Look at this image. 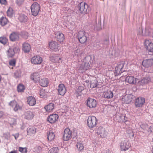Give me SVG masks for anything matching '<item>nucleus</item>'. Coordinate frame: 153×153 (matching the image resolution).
Listing matches in <instances>:
<instances>
[{
  "mask_svg": "<svg viewBox=\"0 0 153 153\" xmlns=\"http://www.w3.org/2000/svg\"><path fill=\"white\" fill-rule=\"evenodd\" d=\"M77 8L78 10H77L76 13L82 15L89 13L90 10V7L88 5L83 1L78 5Z\"/></svg>",
  "mask_w": 153,
  "mask_h": 153,
  "instance_id": "obj_1",
  "label": "nucleus"
},
{
  "mask_svg": "<svg viewBox=\"0 0 153 153\" xmlns=\"http://www.w3.org/2000/svg\"><path fill=\"white\" fill-rule=\"evenodd\" d=\"M20 49L18 46L10 47L7 51V55L8 58H13L15 54L19 53Z\"/></svg>",
  "mask_w": 153,
  "mask_h": 153,
  "instance_id": "obj_2",
  "label": "nucleus"
},
{
  "mask_svg": "<svg viewBox=\"0 0 153 153\" xmlns=\"http://www.w3.org/2000/svg\"><path fill=\"white\" fill-rule=\"evenodd\" d=\"M125 63L124 61H122L117 63L114 71V73L116 76L120 75L122 73L125 71L123 68Z\"/></svg>",
  "mask_w": 153,
  "mask_h": 153,
  "instance_id": "obj_3",
  "label": "nucleus"
},
{
  "mask_svg": "<svg viewBox=\"0 0 153 153\" xmlns=\"http://www.w3.org/2000/svg\"><path fill=\"white\" fill-rule=\"evenodd\" d=\"M32 14L34 16H37L40 10L39 4L36 2H34L30 7Z\"/></svg>",
  "mask_w": 153,
  "mask_h": 153,
  "instance_id": "obj_4",
  "label": "nucleus"
},
{
  "mask_svg": "<svg viewBox=\"0 0 153 153\" xmlns=\"http://www.w3.org/2000/svg\"><path fill=\"white\" fill-rule=\"evenodd\" d=\"M76 37L79 42L82 44L85 43L87 40L86 33L83 31H79Z\"/></svg>",
  "mask_w": 153,
  "mask_h": 153,
  "instance_id": "obj_5",
  "label": "nucleus"
},
{
  "mask_svg": "<svg viewBox=\"0 0 153 153\" xmlns=\"http://www.w3.org/2000/svg\"><path fill=\"white\" fill-rule=\"evenodd\" d=\"M97 123V118L94 116L92 115L88 117L87 120V124L89 128H92L95 126Z\"/></svg>",
  "mask_w": 153,
  "mask_h": 153,
  "instance_id": "obj_6",
  "label": "nucleus"
},
{
  "mask_svg": "<svg viewBox=\"0 0 153 153\" xmlns=\"http://www.w3.org/2000/svg\"><path fill=\"white\" fill-rule=\"evenodd\" d=\"M144 45L146 49L148 51L149 54L153 55V43L148 40H146L144 42Z\"/></svg>",
  "mask_w": 153,
  "mask_h": 153,
  "instance_id": "obj_7",
  "label": "nucleus"
},
{
  "mask_svg": "<svg viewBox=\"0 0 153 153\" xmlns=\"http://www.w3.org/2000/svg\"><path fill=\"white\" fill-rule=\"evenodd\" d=\"M131 146V143L128 140L122 141L120 144V149L122 151L127 150Z\"/></svg>",
  "mask_w": 153,
  "mask_h": 153,
  "instance_id": "obj_8",
  "label": "nucleus"
},
{
  "mask_svg": "<svg viewBox=\"0 0 153 153\" xmlns=\"http://www.w3.org/2000/svg\"><path fill=\"white\" fill-rule=\"evenodd\" d=\"M63 139L64 141H67L70 140L72 137V132L69 128H65L64 131Z\"/></svg>",
  "mask_w": 153,
  "mask_h": 153,
  "instance_id": "obj_9",
  "label": "nucleus"
},
{
  "mask_svg": "<svg viewBox=\"0 0 153 153\" xmlns=\"http://www.w3.org/2000/svg\"><path fill=\"white\" fill-rule=\"evenodd\" d=\"M49 60L53 63L62 62V58H59L57 54L51 55L49 57Z\"/></svg>",
  "mask_w": 153,
  "mask_h": 153,
  "instance_id": "obj_10",
  "label": "nucleus"
},
{
  "mask_svg": "<svg viewBox=\"0 0 153 153\" xmlns=\"http://www.w3.org/2000/svg\"><path fill=\"white\" fill-rule=\"evenodd\" d=\"M86 105L90 108H94L97 106V101L95 99L88 97L86 102Z\"/></svg>",
  "mask_w": 153,
  "mask_h": 153,
  "instance_id": "obj_11",
  "label": "nucleus"
},
{
  "mask_svg": "<svg viewBox=\"0 0 153 153\" xmlns=\"http://www.w3.org/2000/svg\"><path fill=\"white\" fill-rule=\"evenodd\" d=\"M151 82L150 76L148 75H146L141 80L139 81L138 84L141 86H144Z\"/></svg>",
  "mask_w": 153,
  "mask_h": 153,
  "instance_id": "obj_12",
  "label": "nucleus"
},
{
  "mask_svg": "<svg viewBox=\"0 0 153 153\" xmlns=\"http://www.w3.org/2000/svg\"><path fill=\"white\" fill-rule=\"evenodd\" d=\"M96 133L101 138H105L107 135V132L105 129L101 126L97 128L96 130Z\"/></svg>",
  "mask_w": 153,
  "mask_h": 153,
  "instance_id": "obj_13",
  "label": "nucleus"
},
{
  "mask_svg": "<svg viewBox=\"0 0 153 153\" xmlns=\"http://www.w3.org/2000/svg\"><path fill=\"white\" fill-rule=\"evenodd\" d=\"M31 63L34 65H39L42 62V59L39 55L34 56L31 58L30 59Z\"/></svg>",
  "mask_w": 153,
  "mask_h": 153,
  "instance_id": "obj_14",
  "label": "nucleus"
},
{
  "mask_svg": "<svg viewBox=\"0 0 153 153\" xmlns=\"http://www.w3.org/2000/svg\"><path fill=\"white\" fill-rule=\"evenodd\" d=\"M57 90L58 95L61 96H64L67 91L65 86L62 84H60L59 85L57 88Z\"/></svg>",
  "mask_w": 153,
  "mask_h": 153,
  "instance_id": "obj_15",
  "label": "nucleus"
},
{
  "mask_svg": "<svg viewBox=\"0 0 153 153\" xmlns=\"http://www.w3.org/2000/svg\"><path fill=\"white\" fill-rule=\"evenodd\" d=\"M145 98L143 97H139L136 99L135 105L137 107H141L145 102Z\"/></svg>",
  "mask_w": 153,
  "mask_h": 153,
  "instance_id": "obj_16",
  "label": "nucleus"
},
{
  "mask_svg": "<svg viewBox=\"0 0 153 153\" xmlns=\"http://www.w3.org/2000/svg\"><path fill=\"white\" fill-rule=\"evenodd\" d=\"M55 37L57 41L60 43L62 42L64 39V35L61 32L58 31L55 33Z\"/></svg>",
  "mask_w": 153,
  "mask_h": 153,
  "instance_id": "obj_17",
  "label": "nucleus"
},
{
  "mask_svg": "<svg viewBox=\"0 0 153 153\" xmlns=\"http://www.w3.org/2000/svg\"><path fill=\"white\" fill-rule=\"evenodd\" d=\"M9 38L12 42L18 41L19 39V34L17 32H13L10 34Z\"/></svg>",
  "mask_w": 153,
  "mask_h": 153,
  "instance_id": "obj_18",
  "label": "nucleus"
},
{
  "mask_svg": "<svg viewBox=\"0 0 153 153\" xmlns=\"http://www.w3.org/2000/svg\"><path fill=\"white\" fill-rule=\"evenodd\" d=\"M31 50V46L28 42H25L22 44V50L25 53H29Z\"/></svg>",
  "mask_w": 153,
  "mask_h": 153,
  "instance_id": "obj_19",
  "label": "nucleus"
},
{
  "mask_svg": "<svg viewBox=\"0 0 153 153\" xmlns=\"http://www.w3.org/2000/svg\"><path fill=\"white\" fill-rule=\"evenodd\" d=\"M50 48L55 51H56L58 50V44L55 41H52L49 42Z\"/></svg>",
  "mask_w": 153,
  "mask_h": 153,
  "instance_id": "obj_20",
  "label": "nucleus"
},
{
  "mask_svg": "<svg viewBox=\"0 0 153 153\" xmlns=\"http://www.w3.org/2000/svg\"><path fill=\"white\" fill-rule=\"evenodd\" d=\"M143 65L146 68H149L153 65V59L144 60L142 63Z\"/></svg>",
  "mask_w": 153,
  "mask_h": 153,
  "instance_id": "obj_21",
  "label": "nucleus"
},
{
  "mask_svg": "<svg viewBox=\"0 0 153 153\" xmlns=\"http://www.w3.org/2000/svg\"><path fill=\"white\" fill-rule=\"evenodd\" d=\"M30 79L35 83L38 82L40 79L39 74L37 72L32 74L30 75Z\"/></svg>",
  "mask_w": 153,
  "mask_h": 153,
  "instance_id": "obj_22",
  "label": "nucleus"
},
{
  "mask_svg": "<svg viewBox=\"0 0 153 153\" xmlns=\"http://www.w3.org/2000/svg\"><path fill=\"white\" fill-rule=\"evenodd\" d=\"M103 96L105 98L107 99L111 98L113 97V93L112 91L108 90L103 92Z\"/></svg>",
  "mask_w": 153,
  "mask_h": 153,
  "instance_id": "obj_23",
  "label": "nucleus"
},
{
  "mask_svg": "<svg viewBox=\"0 0 153 153\" xmlns=\"http://www.w3.org/2000/svg\"><path fill=\"white\" fill-rule=\"evenodd\" d=\"M9 105L12 106L13 107V105L14 106V107L13 108V110L15 111L20 110L22 108V107L20 106L15 101H10L9 103Z\"/></svg>",
  "mask_w": 153,
  "mask_h": 153,
  "instance_id": "obj_24",
  "label": "nucleus"
},
{
  "mask_svg": "<svg viewBox=\"0 0 153 153\" xmlns=\"http://www.w3.org/2000/svg\"><path fill=\"white\" fill-rule=\"evenodd\" d=\"M89 67L90 65H88L87 63L83 62L79 65L77 68L78 70H87Z\"/></svg>",
  "mask_w": 153,
  "mask_h": 153,
  "instance_id": "obj_25",
  "label": "nucleus"
},
{
  "mask_svg": "<svg viewBox=\"0 0 153 153\" xmlns=\"http://www.w3.org/2000/svg\"><path fill=\"white\" fill-rule=\"evenodd\" d=\"M58 115H49L47 119V121L51 123H54L58 119Z\"/></svg>",
  "mask_w": 153,
  "mask_h": 153,
  "instance_id": "obj_26",
  "label": "nucleus"
},
{
  "mask_svg": "<svg viewBox=\"0 0 153 153\" xmlns=\"http://www.w3.org/2000/svg\"><path fill=\"white\" fill-rule=\"evenodd\" d=\"M136 79V78H134V76H128L126 77L125 80L129 83L135 84Z\"/></svg>",
  "mask_w": 153,
  "mask_h": 153,
  "instance_id": "obj_27",
  "label": "nucleus"
},
{
  "mask_svg": "<svg viewBox=\"0 0 153 153\" xmlns=\"http://www.w3.org/2000/svg\"><path fill=\"white\" fill-rule=\"evenodd\" d=\"M28 104L30 106H33L36 103V101L35 98L32 96L28 97L27 98Z\"/></svg>",
  "mask_w": 153,
  "mask_h": 153,
  "instance_id": "obj_28",
  "label": "nucleus"
},
{
  "mask_svg": "<svg viewBox=\"0 0 153 153\" xmlns=\"http://www.w3.org/2000/svg\"><path fill=\"white\" fill-rule=\"evenodd\" d=\"M38 82L39 83L40 85L43 87L47 86L49 83L48 80L47 78H43L41 80L39 79Z\"/></svg>",
  "mask_w": 153,
  "mask_h": 153,
  "instance_id": "obj_29",
  "label": "nucleus"
},
{
  "mask_svg": "<svg viewBox=\"0 0 153 153\" xmlns=\"http://www.w3.org/2000/svg\"><path fill=\"white\" fill-rule=\"evenodd\" d=\"M27 16L24 14L21 13L18 16L19 20L21 22L25 23L27 22Z\"/></svg>",
  "mask_w": 153,
  "mask_h": 153,
  "instance_id": "obj_30",
  "label": "nucleus"
},
{
  "mask_svg": "<svg viewBox=\"0 0 153 153\" xmlns=\"http://www.w3.org/2000/svg\"><path fill=\"white\" fill-rule=\"evenodd\" d=\"M151 29L148 27L145 28L144 30L142 29V35L143 36H149L151 34Z\"/></svg>",
  "mask_w": 153,
  "mask_h": 153,
  "instance_id": "obj_31",
  "label": "nucleus"
},
{
  "mask_svg": "<svg viewBox=\"0 0 153 153\" xmlns=\"http://www.w3.org/2000/svg\"><path fill=\"white\" fill-rule=\"evenodd\" d=\"M48 93L47 90L43 89H41L39 93L40 97L43 98H47Z\"/></svg>",
  "mask_w": 153,
  "mask_h": 153,
  "instance_id": "obj_32",
  "label": "nucleus"
},
{
  "mask_svg": "<svg viewBox=\"0 0 153 153\" xmlns=\"http://www.w3.org/2000/svg\"><path fill=\"white\" fill-rule=\"evenodd\" d=\"M54 105L53 103H50L44 107V109L46 111L50 112L53 109Z\"/></svg>",
  "mask_w": 153,
  "mask_h": 153,
  "instance_id": "obj_33",
  "label": "nucleus"
},
{
  "mask_svg": "<svg viewBox=\"0 0 153 153\" xmlns=\"http://www.w3.org/2000/svg\"><path fill=\"white\" fill-rule=\"evenodd\" d=\"M8 21L5 17L2 16L0 18V25L2 26H4L7 24Z\"/></svg>",
  "mask_w": 153,
  "mask_h": 153,
  "instance_id": "obj_34",
  "label": "nucleus"
},
{
  "mask_svg": "<svg viewBox=\"0 0 153 153\" xmlns=\"http://www.w3.org/2000/svg\"><path fill=\"white\" fill-rule=\"evenodd\" d=\"M47 136L48 140L52 141L54 140L55 134L54 133L50 131L48 132Z\"/></svg>",
  "mask_w": 153,
  "mask_h": 153,
  "instance_id": "obj_35",
  "label": "nucleus"
},
{
  "mask_svg": "<svg viewBox=\"0 0 153 153\" xmlns=\"http://www.w3.org/2000/svg\"><path fill=\"white\" fill-rule=\"evenodd\" d=\"M25 86L22 84H19L17 87V91L18 92L22 93L24 92L25 89Z\"/></svg>",
  "mask_w": 153,
  "mask_h": 153,
  "instance_id": "obj_36",
  "label": "nucleus"
},
{
  "mask_svg": "<svg viewBox=\"0 0 153 153\" xmlns=\"http://www.w3.org/2000/svg\"><path fill=\"white\" fill-rule=\"evenodd\" d=\"M36 132V129L33 127H31L27 129V133L29 135H32L35 134Z\"/></svg>",
  "mask_w": 153,
  "mask_h": 153,
  "instance_id": "obj_37",
  "label": "nucleus"
},
{
  "mask_svg": "<svg viewBox=\"0 0 153 153\" xmlns=\"http://www.w3.org/2000/svg\"><path fill=\"white\" fill-rule=\"evenodd\" d=\"M98 84V81L96 79L91 81L90 82V87L92 88H94L97 87Z\"/></svg>",
  "mask_w": 153,
  "mask_h": 153,
  "instance_id": "obj_38",
  "label": "nucleus"
},
{
  "mask_svg": "<svg viewBox=\"0 0 153 153\" xmlns=\"http://www.w3.org/2000/svg\"><path fill=\"white\" fill-rule=\"evenodd\" d=\"M8 42L7 39L5 37L2 36L0 37V42L5 45Z\"/></svg>",
  "mask_w": 153,
  "mask_h": 153,
  "instance_id": "obj_39",
  "label": "nucleus"
},
{
  "mask_svg": "<svg viewBox=\"0 0 153 153\" xmlns=\"http://www.w3.org/2000/svg\"><path fill=\"white\" fill-rule=\"evenodd\" d=\"M59 150L57 147H53L49 151V153H57Z\"/></svg>",
  "mask_w": 153,
  "mask_h": 153,
  "instance_id": "obj_40",
  "label": "nucleus"
},
{
  "mask_svg": "<svg viewBox=\"0 0 153 153\" xmlns=\"http://www.w3.org/2000/svg\"><path fill=\"white\" fill-rule=\"evenodd\" d=\"M91 60V57L90 56H86L83 59V62L85 63H87L88 65L89 64V62Z\"/></svg>",
  "mask_w": 153,
  "mask_h": 153,
  "instance_id": "obj_41",
  "label": "nucleus"
},
{
  "mask_svg": "<svg viewBox=\"0 0 153 153\" xmlns=\"http://www.w3.org/2000/svg\"><path fill=\"white\" fill-rule=\"evenodd\" d=\"M7 16L11 17L13 15V10L12 8H9L7 11Z\"/></svg>",
  "mask_w": 153,
  "mask_h": 153,
  "instance_id": "obj_42",
  "label": "nucleus"
},
{
  "mask_svg": "<svg viewBox=\"0 0 153 153\" xmlns=\"http://www.w3.org/2000/svg\"><path fill=\"white\" fill-rule=\"evenodd\" d=\"M21 76V72L19 71H16L14 73V77L16 78H19Z\"/></svg>",
  "mask_w": 153,
  "mask_h": 153,
  "instance_id": "obj_43",
  "label": "nucleus"
},
{
  "mask_svg": "<svg viewBox=\"0 0 153 153\" xmlns=\"http://www.w3.org/2000/svg\"><path fill=\"white\" fill-rule=\"evenodd\" d=\"M76 146L79 150H82L84 149V146L82 144L78 143L76 145Z\"/></svg>",
  "mask_w": 153,
  "mask_h": 153,
  "instance_id": "obj_44",
  "label": "nucleus"
},
{
  "mask_svg": "<svg viewBox=\"0 0 153 153\" xmlns=\"http://www.w3.org/2000/svg\"><path fill=\"white\" fill-rule=\"evenodd\" d=\"M16 60L15 59H12L9 61V65L10 66L14 67L16 65Z\"/></svg>",
  "mask_w": 153,
  "mask_h": 153,
  "instance_id": "obj_45",
  "label": "nucleus"
},
{
  "mask_svg": "<svg viewBox=\"0 0 153 153\" xmlns=\"http://www.w3.org/2000/svg\"><path fill=\"white\" fill-rule=\"evenodd\" d=\"M19 150L21 153H26L27 151V149L26 148L19 147Z\"/></svg>",
  "mask_w": 153,
  "mask_h": 153,
  "instance_id": "obj_46",
  "label": "nucleus"
},
{
  "mask_svg": "<svg viewBox=\"0 0 153 153\" xmlns=\"http://www.w3.org/2000/svg\"><path fill=\"white\" fill-rule=\"evenodd\" d=\"M24 1V0H16V3L19 6H20L23 4Z\"/></svg>",
  "mask_w": 153,
  "mask_h": 153,
  "instance_id": "obj_47",
  "label": "nucleus"
},
{
  "mask_svg": "<svg viewBox=\"0 0 153 153\" xmlns=\"http://www.w3.org/2000/svg\"><path fill=\"white\" fill-rule=\"evenodd\" d=\"M85 87L83 86H80L78 87L77 89V92H81L85 89Z\"/></svg>",
  "mask_w": 153,
  "mask_h": 153,
  "instance_id": "obj_48",
  "label": "nucleus"
},
{
  "mask_svg": "<svg viewBox=\"0 0 153 153\" xmlns=\"http://www.w3.org/2000/svg\"><path fill=\"white\" fill-rule=\"evenodd\" d=\"M28 33L27 32H24L22 33V36L24 38L26 39L28 37Z\"/></svg>",
  "mask_w": 153,
  "mask_h": 153,
  "instance_id": "obj_49",
  "label": "nucleus"
},
{
  "mask_svg": "<svg viewBox=\"0 0 153 153\" xmlns=\"http://www.w3.org/2000/svg\"><path fill=\"white\" fill-rule=\"evenodd\" d=\"M7 3L6 0H0V3L1 4L6 5Z\"/></svg>",
  "mask_w": 153,
  "mask_h": 153,
  "instance_id": "obj_50",
  "label": "nucleus"
},
{
  "mask_svg": "<svg viewBox=\"0 0 153 153\" xmlns=\"http://www.w3.org/2000/svg\"><path fill=\"white\" fill-rule=\"evenodd\" d=\"M104 42L105 43V44L106 45L108 44H109L108 43V40L107 39H105L104 40Z\"/></svg>",
  "mask_w": 153,
  "mask_h": 153,
  "instance_id": "obj_51",
  "label": "nucleus"
},
{
  "mask_svg": "<svg viewBox=\"0 0 153 153\" xmlns=\"http://www.w3.org/2000/svg\"><path fill=\"white\" fill-rule=\"evenodd\" d=\"M9 153H17V151L16 150H14L13 151H12L10 152Z\"/></svg>",
  "mask_w": 153,
  "mask_h": 153,
  "instance_id": "obj_52",
  "label": "nucleus"
},
{
  "mask_svg": "<svg viewBox=\"0 0 153 153\" xmlns=\"http://www.w3.org/2000/svg\"><path fill=\"white\" fill-rule=\"evenodd\" d=\"M13 135L15 139L17 140V138H18V137H19V136L18 135L16 136L15 135Z\"/></svg>",
  "mask_w": 153,
  "mask_h": 153,
  "instance_id": "obj_53",
  "label": "nucleus"
},
{
  "mask_svg": "<svg viewBox=\"0 0 153 153\" xmlns=\"http://www.w3.org/2000/svg\"><path fill=\"white\" fill-rule=\"evenodd\" d=\"M106 153H111L110 151L109 150H107L106 151Z\"/></svg>",
  "mask_w": 153,
  "mask_h": 153,
  "instance_id": "obj_54",
  "label": "nucleus"
},
{
  "mask_svg": "<svg viewBox=\"0 0 153 153\" xmlns=\"http://www.w3.org/2000/svg\"><path fill=\"white\" fill-rule=\"evenodd\" d=\"M25 117H26V119H28V120H30V119H31V117H30V118H28H28H27V116H26Z\"/></svg>",
  "mask_w": 153,
  "mask_h": 153,
  "instance_id": "obj_55",
  "label": "nucleus"
},
{
  "mask_svg": "<svg viewBox=\"0 0 153 153\" xmlns=\"http://www.w3.org/2000/svg\"><path fill=\"white\" fill-rule=\"evenodd\" d=\"M152 153H153V146H152Z\"/></svg>",
  "mask_w": 153,
  "mask_h": 153,
  "instance_id": "obj_56",
  "label": "nucleus"
},
{
  "mask_svg": "<svg viewBox=\"0 0 153 153\" xmlns=\"http://www.w3.org/2000/svg\"><path fill=\"white\" fill-rule=\"evenodd\" d=\"M51 115H57V114H56V113H55V114H51Z\"/></svg>",
  "mask_w": 153,
  "mask_h": 153,
  "instance_id": "obj_57",
  "label": "nucleus"
},
{
  "mask_svg": "<svg viewBox=\"0 0 153 153\" xmlns=\"http://www.w3.org/2000/svg\"><path fill=\"white\" fill-rule=\"evenodd\" d=\"M0 113L1 114H2V115L3 114V112L2 111H0Z\"/></svg>",
  "mask_w": 153,
  "mask_h": 153,
  "instance_id": "obj_58",
  "label": "nucleus"
},
{
  "mask_svg": "<svg viewBox=\"0 0 153 153\" xmlns=\"http://www.w3.org/2000/svg\"><path fill=\"white\" fill-rule=\"evenodd\" d=\"M1 76L0 75V81H1Z\"/></svg>",
  "mask_w": 153,
  "mask_h": 153,
  "instance_id": "obj_59",
  "label": "nucleus"
},
{
  "mask_svg": "<svg viewBox=\"0 0 153 153\" xmlns=\"http://www.w3.org/2000/svg\"><path fill=\"white\" fill-rule=\"evenodd\" d=\"M30 113H31V114H30V113H29L28 114H29V115H30V114L31 115V114H32L31 112H30Z\"/></svg>",
  "mask_w": 153,
  "mask_h": 153,
  "instance_id": "obj_60",
  "label": "nucleus"
},
{
  "mask_svg": "<svg viewBox=\"0 0 153 153\" xmlns=\"http://www.w3.org/2000/svg\"><path fill=\"white\" fill-rule=\"evenodd\" d=\"M33 0V1H36L37 0Z\"/></svg>",
  "mask_w": 153,
  "mask_h": 153,
  "instance_id": "obj_61",
  "label": "nucleus"
},
{
  "mask_svg": "<svg viewBox=\"0 0 153 153\" xmlns=\"http://www.w3.org/2000/svg\"><path fill=\"white\" fill-rule=\"evenodd\" d=\"M125 117H126V116H124V118H125Z\"/></svg>",
  "mask_w": 153,
  "mask_h": 153,
  "instance_id": "obj_62",
  "label": "nucleus"
},
{
  "mask_svg": "<svg viewBox=\"0 0 153 153\" xmlns=\"http://www.w3.org/2000/svg\"><path fill=\"white\" fill-rule=\"evenodd\" d=\"M151 127V126H150V127H149V128H150Z\"/></svg>",
  "mask_w": 153,
  "mask_h": 153,
  "instance_id": "obj_63",
  "label": "nucleus"
},
{
  "mask_svg": "<svg viewBox=\"0 0 153 153\" xmlns=\"http://www.w3.org/2000/svg\"><path fill=\"white\" fill-rule=\"evenodd\" d=\"M30 115H27V116H30Z\"/></svg>",
  "mask_w": 153,
  "mask_h": 153,
  "instance_id": "obj_64",
  "label": "nucleus"
}]
</instances>
